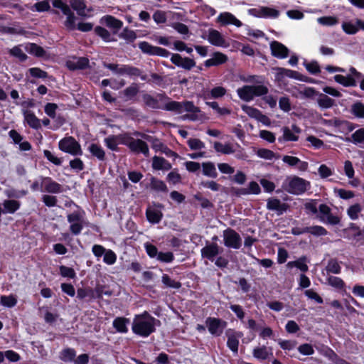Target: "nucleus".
<instances>
[{
  "instance_id": "obj_1",
  "label": "nucleus",
  "mask_w": 364,
  "mask_h": 364,
  "mask_svg": "<svg viewBox=\"0 0 364 364\" xmlns=\"http://www.w3.org/2000/svg\"><path fill=\"white\" fill-rule=\"evenodd\" d=\"M159 321L144 311L136 315L132 321V330L134 333L143 338H146L156 330V326Z\"/></svg>"
},
{
  "instance_id": "obj_2",
  "label": "nucleus",
  "mask_w": 364,
  "mask_h": 364,
  "mask_svg": "<svg viewBox=\"0 0 364 364\" xmlns=\"http://www.w3.org/2000/svg\"><path fill=\"white\" fill-rule=\"evenodd\" d=\"M164 109L174 111L179 114L186 112L188 114L184 115L183 118L191 121H196L202 117L200 109L195 106L193 102L188 101L184 102L170 101L165 104Z\"/></svg>"
},
{
  "instance_id": "obj_3",
  "label": "nucleus",
  "mask_w": 364,
  "mask_h": 364,
  "mask_svg": "<svg viewBox=\"0 0 364 364\" xmlns=\"http://www.w3.org/2000/svg\"><path fill=\"white\" fill-rule=\"evenodd\" d=\"M282 187L291 194L301 195L310 188V182L298 176H289L285 179Z\"/></svg>"
},
{
  "instance_id": "obj_4",
  "label": "nucleus",
  "mask_w": 364,
  "mask_h": 364,
  "mask_svg": "<svg viewBox=\"0 0 364 364\" xmlns=\"http://www.w3.org/2000/svg\"><path fill=\"white\" fill-rule=\"evenodd\" d=\"M236 92L238 97L242 100L250 102L253 100L255 97L266 95L268 93L269 90L267 87L264 85H244L237 88Z\"/></svg>"
},
{
  "instance_id": "obj_5",
  "label": "nucleus",
  "mask_w": 364,
  "mask_h": 364,
  "mask_svg": "<svg viewBox=\"0 0 364 364\" xmlns=\"http://www.w3.org/2000/svg\"><path fill=\"white\" fill-rule=\"evenodd\" d=\"M60 151L73 156H81L82 151L80 144L73 136H65L58 142Z\"/></svg>"
},
{
  "instance_id": "obj_6",
  "label": "nucleus",
  "mask_w": 364,
  "mask_h": 364,
  "mask_svg": "<svg viewBox=\"0 0 364 364\" xmlns=\"http://www.w3.org/2000/svg\"><path fill=\"white\" fill-rule=\"evenodd\" d=\"M249 15L255 18H277L280 14V11L273 7L257 6L255 8L248 9Z\"/></svg>"
},
{
  "instance_id": "obj_7",
  "label": "nucleus",
  "mask_w": 364,
  "mask_h": 364,
  "mask_svg": "<svg viewBox=\"0 0 364 364\" xmlns=\"http://www.w3.org/2000/svg\"><path fill=\"white\" fill-rule=\"evenodd\" d=\"M85 213L83 212H73L68 215V221L70 224V230L74 235H79L84 225Z\"/></svg>"
},
{
  "instance_id": "obj_8",
  "label": "nucleus",
  "mask_w": 364,
  "mask_h": 364,
  "mask_svg": "<svg viewBox=\"0 0 364 364\" xmlns=\"http://www.w3.org/2000/svg\"><path fill=\"white\" fill-rule=\"evenodd\" d=\"M223 242L225 247L239 249L242 245V238L234 230L228 228L223 233Z\"/></svg>"
},
{
  "instance_id": "obj_9",
  "label": "nucleus",
  "mask_w": 364,
  "mask_h": 364,
  "mask_svg": "<svg viewBox=\"0 0 364 364\" xmlns=\"http://www.w3.org/2000/svg\"><path fill=\"white\" fill-rule=\"evenodd\" d=\"M138 46L142 53L147 55H158L164 58H168L171 55V53L167 50L160 47L154 46L146 41L140 42L138 44Z\"/></svg>"
},
{
  "instance_id": "obj_10",
  "label": "nucleus",
  "mask_w": 364,
  "mask_h": 364,
  "mask_svg": "<svg viewBox=\"0 0 364 364\" xmlns=\"http://www.w3.org/2000/svg\"><path fill=\"white\" fill-rule=\"evenodd\" d=\"M53 5L55 8L60 9L63 14L67 16L65 26L70 29H75V17L71 11L70 7L67 4H64L61 0H54L53 1Z\"/></svg>"
},
{
  "instance_id": "obj_11",
  "label": "nucleus",
  "mask_w": 364,
  "mask_h": 364,
  "mask_svg": "<svg viewBox=\"0 0 364 364\" xmlns=\"http://www.w3.org/2000/svg\"><path fill=\"white\" fill-rule=\"evenodd\" d=\"M205 324L210 334L219 336L226 327L227 322L220 318L208 317L205 321Z\"/></svg>"
},
{
  "instance_id": "obj_12",
  "label": "nucleus",
  "mask_w": 364,
  "mask_h": 364,
  "mask_svg": "<svg viewBox=\"0 0 364 364\" xmlns=\"http://www.w3.org/2000/svg\"><path fill=\"white\" fill-rule=\"evenodd\" d=\"M163 208L164 205L160 203H154L153 205L149 206L146 210L148 221L152 224L159 223L163 218L161 212Z\"/></svg>"
},
{
  "instance_id": "obj_13",
  "label": "nucleus",
  "mask_w": 364,
  "mask_h": 364,
  "mask_svg": "<svg viewBox=\"0 0 364 364\" xmlns=\"http://www.w3.org/2000/svg\"><path fill=\"white\" fill-rule=\"evenodd\" d=\"M124 144L135 153H141L145 156H149V150L147 144L141 139L130 138Z\"/></svg>"
},
{
  "instance_id": "obj_14",
  "label": "nucleus",
  "mask_w": 364,
  "mask_h": 364,
  "mask_svg": "<svg viewBox=\"0 0 364 364\" xmlns=\"http://www.w3.org/2000/svg\"><path fill=\"white\" fill-rule=\"evenodd\" d=\"M282 131L283 134L278 138L279 142L296 141L299 139L298 134L301 132V129L296 124H293L291 129L288 127H284Z\"/></svg>"
},
{
  "instance_id": "obj_15",
  "label": "nucleus",
  "mask_w": 364,
  "mask_h": 364,
  "mask_svg": "<svg viewBox=\"0 0 364 364\" xmlns=\"http://www.w3.org/2000/svg\"><path fill=\"white\" fill-rule=\"evenodd\" d=\"M319 218L323 223L336 225L340 222L339 218L331 214V208L326 204H321L318 207Z\"/></svg>"
},
{
  "instance_id": "obj_16",
  "label": "nucleus",
  "mask_w": 364,
  "mask_h": 364,
  "mask_svg": "<svg viewBox=\"0 0 364 364\" xmlns=\"http://www.w3.org/2000/svg\"><path fill=\"white\" fill-rule=\"evenodd\" d=\"M208 41L215 46L228 48L229 43L225 39L224 36L217 30L210 29L207 36Z\"/></svg>"
},
{
  "instance_id": "obj_17",
  "label": "nucleus",
  "mask_w": 364,
  "mask_h": 364,
  "mask_svg": "<svg viewBox=\"0 0 364 364\" xmlns=\"http://www.w3.org/2000/svg\"><path fill=\"white\" fill-rule=\"evenodd\" d=\"M272 72L275 81L279 83L283 82L286 77L296 79L298 75L296 71L279 67L273 68Z\"/></svg>"
},
{
  "instance_id": "obj_18",
  "label": "nucleus",
  "mask_w": 364,
  "mask_h": 364,
  "mask_svg": "<svg viewBox=\"0 0 364 364\" xmlns=\"http://www.w3.org/2000/svg\"><path fill=\"white\" fill-rule=\"evenodd\" d=\"M220 252V247L215 242L207 244L200 250L202 257L207 258L211 262L214 261L215 257L219 255Z\"/></svg>"
},
{
  "instance_id": "obj_19",
  "label": "nucleus",
  "mask_w": 364,
  "mask_h": 364,
  "mask_svg": "<svg viewBox=\"0 0 364 364\" xmlns=\"http://www.w3.org/2000/svg\"><path fill=\"white\" fill-rule=\"evenodd\" d=\"M228 337L227 346L234 353H237L239 339L243 336L241 332H236L231 329L226 331Z\"/></svg>"
},
{
  "instance_id": "obj_20",
  "label": "nucleus",
  "mask_w": 364,
  "mask_h": 364,
  "mask_svg": "<svg viewBox=\"0 0 364 364\" xmlns=\"http://www.w3.org/2000/svg\"><path fill=\"white\" fill-rule=\"evenodd\" d=\"M106 68L111 70L112 71L119 74H127L129 75L137 76L139 75V70L134 67L129 65H122L119 67L117 64H104Z\"/></svg>"
},
{
  "instance_id": "obj_21",
  "label": "nucleus",
  "mask_w": 364,
  "mask_h": 364,
  "mask_svg": "<svg viewBox=\"0 0 364 364\" xmlns=\"http://www.w3.org/2000/svg\"><path fill=\"white\" fill-rule=\"evenodd\" d=\"M272 55L277 58H286L289 54V49L282 43L274 41L270 43Z\"/></svg>"
},
{
  "instance_id": "obj_22",
  "label": "nucleus",
  "mask_w": 364,
  "mask_h": 364,
  "mask_svg": "<svg viewBox=\"0 0 364 364\" xmlns=\"http://www.w3.org/2000/svg\"><path fill=\"white\" fill-rule=\"evenodd\" d=\"M41 186H43L46 191L50 193H59L62 191L61 186L49 177L41 178Z\"/></svg>"
},
{
  "instance_id": "obj_23",
  "label": "nucleus",
  "mask_w": 364,
  "mask_h": 364,
  "mask_svg": "<svg viewBox=\"0 0 364 364\" xmlns=\"http://www.w3.org/2000/svg\"><path fill=\"white\" fill-rule=\"evenodd\" d=\"M218 21L223 25H234L237 28L242 26V23L233 14L229 12L221 13L218 16Z\"/></svg>"
},
{
  "instance_id": "obj_24",
  "label": "nucleus",
  "mask_w": 364,
  "mask_h": 364,
  "mask_svg": "<svg viewBox=\"0 0 364 364\" xmlns=\"http://www.w3.org/2000/svg\"><path fill=\"white\" fill-rule=\"evenodd\" d=\"M22 114L24 117V122L33 129H38L41 127V121L36 117L35 114L28 109H21Z\"/></svg>"
},
{
  "instance_id": "obj_25",
  "label": "nucleus",
  "mask_w": 364,
  "mask_h": 364,
  "mask_svg": "<svg viewBox=\"0 0 364 364\" xmlns=\"http://www.w3.org/2000/svg\"><path fill=\"white\" fill-rule=\"evenodd\" d=\"M284 163L290 166H296L299 171H304L308 168V163L301 161L299 158L292 156H284L282 158Z\"/></svg>"
},
{
  "instance_id": "obj_26",
  "label": "nucleus",
  "mask_w": 364,
  "mask_h": 364,
  "mask_svg": "<svg viewBox=\"0 0 364 364\" xmlns=\"http://www.w3.org/2000/svg\"><path fill=\"white\" fill-rule=\"evenodd\" d=\"M89 63V60L86 58H73L67 61V67L71 70L84 69Z\"/></svg>"
},
{
  "instance_id": "obj_27",
  "label": "nucleus",
  "mask_w": 364,
  "mask_h": 364,
  "mask_svg": "<svg viewBox=\"0 0 364 364\" xmlns=\"http://www.w3.org/2000/svg\"><path fill=\"white\" fill-rule=\"evenodd\" d=\"M152 168L157 171H168L171 164L163 157L154 156L152 159Z\"/></svg>"
},
{
  "instance_id": "obj_28",
  "label": "nucleus",
  "mask_w": 364,
  "mask_h": 364,
  "mask_svg": "<svg viewBox=\"0 0 364 364\" xmlns=\"http://www.w3.org/2000/svg\"><path fill=\"white\" fill-rule=\"evenodd\" d=\"M3 214H14L21 207V203L16 200H4L2 203Z\"/></svg>"
},
{
  "instance_id": "obj_29",
  "label": "nucleus",
  "mask_w": 364,
  "mask_h": 364,
  "mask_svg": "<svg viewBox=\"0 0 364 364\" xmlns=\"http://www.w3.org/2000/svg\"><path fill=\"white\" fill-rule=\"evenodd\" d=\"M100 22L107 27L114 29L115 31L119 30L123 25V23L120 20L109 15L103 16Z\"/></svg>"
},
{
  "instance_id": "obj_30",
  "label": "nucleus",
  "mask_w": 364,
  "mask_h": 364,
  "mask_svg": "<svg viewBox=\"0 0 364 364\" xmlns=\"http://www.w3.org/2000/svg\"><path fill=\"white\" fill-rule=\"evenodd\" d=\"M227 60L228 57L226 55L220 52H216L213 55L211 58L208 59L205 62V65L206 67L216 66L225 63Z\"/></svg>"
},
{
  "instance_id": "obj_31",
  "label": "nucleus",
  "mask_w": 364,
  "mask_h": 364,
  "mask_svg": "<svg viewBox=\"0 0 364 364\" xmlns=\"http://www.w3.org/2000/svg\"><path fill=\"white\" fill-rule=\"evenodd\" d=\"M252 354L253 356L257 359L265 360L267 359L269 356H272L273 353L271 348H268L263 346L262 347L254 348Z\"/></svg>"
},
{
  "instance_id": "obj_32",
  "label": "nucleus",
  "mask_w": 364,
  "mask_h": 364,
  "mask_svg": "<svg viewBox=\"0 0 364 364\" xmlns=\"http://www.w3.org/2000/svg\"><path fill=\"white\" fill-rule=\"evenodd\" d=\"M341 262L335 258L330 259L325 267V271L328 276L329 274H339L341 272Z\"/></svg>"
},
{
  "instance_id": "obj_33",
  "label": "nucleus",
  "mask_w": 364,
  "mask_h": 364,
  "mask_svg": "<svg viewBox=\"0 0 364 364\" xmlns=\"http://www.w3.org/2000/svg\"><path fill=\"white\" fill-rule=\"evenodd\" d=\"M346 141L352 142L360 147H364V128L356 130L350 138H346Z\"/></svg>"
},
{
  "instance_id": "obj_34",
  "label": "nucleus",
  "mask_w": 364,
  "mask_h": 364,
  "mask_svg": "<svg viewBox=\"0 0 364 364\" xmlns=\"http://www.w3.org/2000/svg\"><path fill=\"white\" fill-rule=\"evenodd\" d=\"M287 267L288 269L296 267L303 272H306L309 269L306 258L305 257H301L295 261L289 262L287 264Z\"/></svg>"
},
{
  "instance_id": "obj_35",
  "label": "nucleus",
  "mask_w": 364,
  "mask_h": 364,
  "mask_svg": "<svg viewBox=\"0 0 364 364\" xmlns=\"http://www.w3.org/2000/svg\"><path fill=\"white\" fill-rule=\"evenodd\" d=\"M322 123L326 126L334 127L336 126H345L348 128V130H353L355 128V125L350 123L347 121H342L338 119H323Z\"/></svg>"
},
{
  "instance_id": "obj_36",
  "label": "nucleus",
  "mask_w": 364,
  "mask_h": 364,
  "mask_svg": "<svg viewBox=\"0 0 364 364\" xmlns=\"http://www.w3.org/2000/svg\"><path fill=\"white\" fill-rule=\"evenodd\" d=\"M214 149L217 152L223 154H231L236 151V149L230 143L222 144L220 142H215Z\"/></svg>"
},
{
  "instance_id": "obj_37",
  "label": "nucleus",
  "mask_w": 364,
  "mask_h": 364,
  "mask_svg": "<svg viewBox=\"0 0 364 364\" xmlns=\"http://www.w3.org/2000/svg\"><path fill=\"white\" fill-rule=\"evenodd\" d=\"M326 284L337 290H344L345 282L344 281L338 277L328 275L326 279Z\"/></svg>"
},
{
  "instance_id": "obj_38",
  "label": "nucleus",
  "mask_w": 364,
  "mask_h": 364,
  "mask_svg": "<svg viewBox=\"0 0 364 364\" xmlns=\"http://www.w3.org/2000/svg\"><path fill=\"white\" fill-rule=\"evenodd\" d=\"M334 80L336 82L344 87H353L356 85L355 80L352 75L343 76L341 75H336Z\"/></svg>"
},
{
  "instance_id": "obj_39",
  "label": "nucleus",
  "mask_w": 364,
  "mask_h": 364,
  "mask_svg": "<svg viewBox=\"0 0 364 364\" xmlns=\"http://www.w3.org/2000/svg\"><path fill=\"white\" fill-rule=\"evenodd\" d=\"M129 320L123 317H117L113 321V326L119 333H125L128 331L127 324Z\"/></svg>"
},
{
  "instance_id": "obj_40",
  "label": "nucleus",
  "mask_w": 364,
  "mask_h": 364,
  "mask_svg": "<svg viewBox=\"0 0 364 364\" xmlns=\"http://www.w3.org/2000/svg\"><path fill=\"white\" fill-rule=\"evenodd\" d=\"M317 95V103L321 108L328 109L334 105V100L326 95L318 93Z\"/></svg>"
},
{
  "instance_id": "obj_41",
  "label": "nucleus",
  "mask_w": 364,
  "mask_h": 364,
  "mask_svg": "<svg viewBox=\"0 0 364 364\" xmlns=\"http://www.w3.org/2000/svg\"><path fill=\"white\" fill-rule=\"evenodd\" d=\"M305 232H309V233H311L316 236H321V235H327L326 230L324 228L319 226V225L306 227L303 230L302 232H298V233H296L295 232H294V234L299 235V234H302V233H305Z\"/></svg>"
},
{
  "instance_id": "obj_42",
  "label": "nucleus",
  "mask_w": 364,
  "mask_h": 364,
  "mask_svg": "<svg viewBox=\"0 0 364 364\" xmlns=\"http://www.w3.org/2000/svg\"><path fill=\"white\" fill-rule=\"evenodd\" d=\"M203 175L210 178H216L218 173L215 164L213 162H204L202 164Z\"/></svg>"
},
{
  "instance_id": "obj_43",
  "label": "nucleus",
  "mask_w": 364,
  "mask_h": 364,
  "mask_svg": "<svg viewBox=\"0 0 364 364\" xmlns=\"http://www.w3.org/2000/svg\"><path fill=\"white\" fill-rule=\"evenodd\" d=\"M150 188L156 192L166 193L168 191L166 183L163 181L154 177H151L150 180Z\"/></svg>"
},
{
  "instance_id": "obj_44",
  "label": "nucleus",
  "mask_w": 364,
  "mask_h": 364,
  "mask_svg": "<svg viewBox=\"0 0 364 364\" xmlns=\"http://www.w3.org/2000/svg\"><path fill=\"white\" fill-rule=\"evenodd\" d=\"M70 4L72 8L77 11L78 15H87L86 6L82 0H70Z\"/></svg>"
},
{
  "instance_id": "obj_45",
  "label": "nucleus",
  "mask_w": 364,
  "mask_h": 364,
  "mask_svg": "<svg viewBox=\"0 0 364 364\" xmlns=\"http://www.w3.org/2000/svg\"><path fill=\"white\" fill-rule=\"evenodd\" d=\"M362 210L363 208L360 204L355 203L349 206V208L347 209V215L351 220H355L358 219L359 215Z\"/></svg>"
},
{
  "instance_id": "obj_46",
  "label": "nucleus",
  "mask_w": 364,
  "mask_h": 364,
  "mask_svg": "<svg viewBox=\"0 0 364 364\" xmlns=\"http://www.w3.org/2000/svg\"><path fill=\"white\" fill-rule=\"evenodd\" d=\"M317 22L323 26H333L338 23V18L333 16H325L318 18Z\"/></svg>"
},
{
  "instance_id": "obj_47",
  "label": "nucleus",
  "mask_w": 364,
  "mask_h": 364,
  "mask_svg": "<svg viewBox=\"0 0 364 364\" xmlns=\"http://www.w3.org/2000/svg\"><path fill=\"white\" fill-rule=\"evenodd\" d=\"M88 150L90 152L97 157L99 160H104L105 158V153L103 149L97 144H91L89 146Z\"/></svg>"
},
{
  "instance_id": "obj_48",
  "label": "nucleus",
  "mask_w": 364,
  "mask_h": 364,
  "mask_svg": "<svg viewBox=\"0 0 364 364\" xmlns=\"http://www.w3.org/2000/svg\"><path fill=\"white\" fill-rule=\"evenodd\" d=\"M162 99V95H158L156 98H154L150 95L146 94L143 96V100L145 102V104L153 108V109H157L160 108V105H159V100Z\"/></svg>"
},
{
  "instance_id": "obj_49",
  "label": "nucleus",
  "mask_w": 364,
  "mask_h": 364,
  "mask_svg": "<svg viewBox=\"0 0 364 364\" xmlns=\"http://www.w3.org/2000/svg\"><path fill=\"white\" fill-rule=\"evenodd\" d=\"M341 28L343 31L348 35H354L358 33V27L356 21H344L342 23Z\"/></svg>"
},
{
  "instance_id": "obj_50",
  "label": "nucleus",
  "mask_w": 364,
  "mask_h": 364,
  "mask_svg": "<svg viewBox=\"0 0 364 364\" xmlns=\"http://www.w3.org/2000/svg\"><path fill=\"white\" fill-rule=\"evenodd\" d=\"M144 138L151 143V148L155 151L161 152L165 145L159 139L147 135H144Z\"/></svg>"
},
{
  "instance_id": "obj_51",
  "label": "nucleus",
  "mask_w": 364,
  "mask_h": 364,
  "mask_svg": "<svg viewBox=\"0 0 364 364\" xmlns=\"http://www.w3.org/2000/svg\"><path fill=\"white\" fill-rule=\"evenodd\" d=\"M316 90L312 87H301L298 91V95H294L296 97H313L317 95Z\"/></svg>"
},
{
  "instance_id": "obj_52",
  "label": "nucleus",
  "mask_w": 364,
  "mask_h": 364,
  "mask_svg": "<svg viewBox=\"0 0 364 364\" xmlns=\"http://www.w3.org/2000/svg\"><path fill=\"white\" fill-rule=\"evenodd\" d=\"M187 143L191 150L201 151L205 148V144L198 139L191 138Z\"/></svg>"
},
{
  "instance_id": "obj_53",
  "label": "nucleus",
  "mask_w": 364,
  "mask_h": 364,
  "mask_svg": "<svg viewBox=\"0 0 364 364\" xmlns=\"http://www.w3.org/2000/svg\"><path fill=\"white\" fill-rule=\"evenodd\" d=\"M26 48L31 54L38 57H41L45 54L44 50L41 47L34 43L28 44Z\"/></svg>"
},
{
  "instance_id": "obj_54",
  "label": "nucleus",
  "mask_w": 364,
  "mask_h": 364,
  "mask_svg": "<svg viewBox=\"0 0 364 364\" xmlns=\"http://www.w3.org/2000/svg\"><path fill=\"white\" fill-rule=\"evenodd\" d=\"M104 141L108 149L112 151L117 150V146L119 145V139L117 136H109L105 138Z\"/></svg>"
},
{
  "instance_id": "obj_55",
  "label": "nucleus",
  "mask_w": 364,
  "mask_h": 364,
  "mask_svg": "<svg viewBox=\"0 0 364 364\" xmlns=\"http://www.w3.org/2000/svg\"><path fill=\"white\" fill-rule=\"evenodd\" d=\"M75 357V351L72 348L63 350L60 353V359L65 362L74 361Z\"/></svg>"
},
{
  "instance_id": "obj_56",
  "label": "nucleus",
  "mask_w": 364,
  "mask_h": 364,
  "mask_svg": "<svg viewBox=\"0 0 364 364\" xmlns=\"http://www.w3.org/2000/svg\"><path fill=\"white\" fill-rule=\"evenodd\" d=\"M241 108L250 117L255 119L258 118V115L261 112L259 109L247 105H242Z\"/></svg>"
},
{
  "instance_id": "obj_57",
  "label": "nucleus",
  "mask_w": 364,
  "mask_h": 364,
  "mask_svg": "<svg viewBox=\"0 0 364 364\" xmlns=\"http://www.w3.org/2000/svg\"><path fill=\"white\" fill-rule=\"evenodd\" d=\"M95 33L100 36L105 41L109 42L112 41V36L105 28L97 26L95 29Z\"/></svg>"
},
{
  "instance_id": "obj_58",
  "label": "nucleus",
  "mask_w": 364,
  "mask_h": 364,
  "mask_svg": "<svg viewBox=\"0 0 364 364\" xmlns=\"http://www.w3.org/2000/svg\"><path fill=\"white\" fill-rule=\"evenodd\" d=\"M318 173L321 178H326L333 175V171L326 164H321L318 169Z\"/></svg>"
},
{
  "instance_id": "obj_59",
  "label": "nucleus",
  "mask_w": 364,
  "mask_h": 364,
  "mask_svg": "<svg viewBox=\"0 0 364 364\" xmlns=\"http://www.w3.org/2000/svg\"><path fill=\"white\" fill-rule=\"evenodd\" d=\"M117 260L116 254L111 250H107L104 254L103 261L105 263L109 265H112L115 263Z\"/></svg>"
},
{
  "instance_id": "obj_60",
  "label": "nucleus",
  "mask_w": 364,
  "mask_h": 364,
  "mask_svg": "<svg viewBox=\"0 0 364 364\" xmlns=\"http://www.w3.org/2000/svg\"><path fill=\"white\" fill-rule=\"evenodd\" d=\"M257 155L259 157L267 160H272L276 156L275 154L272 151L267 149H258L257 151Z\"/></svg>"
},
{
  "instance_id": "obj_61",
  "label": "nucleus",
  "mask_w": 364,
  "mask_h": 364,
  "mask_svg": "<svg viewBox=\"0 0 364 364\" xmlns=\"http://www.w3.org/2000/svg\"><path fill=\"white\" fill-rule=\"evenodd\" d=\"M17 303L16 299L13 295L2 296L1 297V304L6 307H13Z\"/></svg>"
},
{
  "instance_id": "obj_62",
  "label": "nucleus",
  "mask_w": 364,
  "mask_h": 364,
  "mask_svg": "<svg viewBox=\"0 0 364 364\" xmlns=\"http://www.w3.org/2000/svg\"><path fill=\"white\" fill-rule=\"evenodd\" d=\"M162 282L164 285L168 287H171L174 289H178L181 287V284L178 282H176L173 279H171L169 276L167 274H164L162 277Z\"/></svg>"
},
{
  "instance_id": "obj_63",
  "label": "nucleus",
  "mask_w": 364,
  "mask_h": 364,
  "mask_svg": "<svg viewBox=\"0 0 364 364\" xmlns=\"http://www.w3.org/2000/svg\"><path fill=\"white\" fill-rule=\"evenodd\" d=\"M226 89L222 86L213 87L210 90V95L212 98L218 99L223 97L226 94Z\"/></svg>"
},
{
  "instance_id": "obj_64",
  "label": "nucleus",
  "mask_w": 364,
  "mask_h": 364,
  "mask_svg": "<svg viewBox=\"0 0 364 364\" xmlns=\"http://www.w3.org/2000/svg\"><path fill=\"white\" fill-rule=\"evenodd\" d=\"M352 112L354 115L360 118H364V105L358 102L353 105Z\"/></svg>"
}]
</instances>
